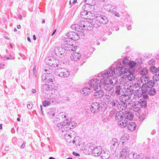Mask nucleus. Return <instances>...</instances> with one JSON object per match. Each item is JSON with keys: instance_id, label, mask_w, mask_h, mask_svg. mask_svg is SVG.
<instances>
[{"instance_id": "5fc2aeb1", "label": "nucleus", "mask_w": 159, "mask_h": 159, "mask_svg": "<svg viewBox=\"0 0 159 159\" xmlns=\"http://www.w3.org/2000/svg\"><path fill=\"white\" fill-rule=\"evenodd\" d=\"M111 93H106L105 95V98L107 99H110L111 98Z\"/></svg>"}, {"instance_id": "6e6d98bb", "label": "nucleus", "mask_w": 159, "mask_h": 159, "mask_svg": "<svg viewBox=\"0 0 159 159\" xmlns=\"http://www.w3.org/2000/svg\"><path fill=\"white\" fill-rule=\"evenodd\" d=\"M73 31L69 32H68L67 34V37L70 39L71 40H72L73 37L72 34H73Z\"/></svg>"}, {"instance_id": "e433bc0d", "label": "nucleus", "mask_w": 159, "mask_h": 159, "mask_svg": "<svg viewBox=\"0 0 159 159\" xmlns=\"http://www.w3.org/2000/svg\"><path fill=\"white\" fill-rule=\"evenodd\" d=\"M149 88L145 84H143L141 87L142 93H144L148 92Z\"/></svg>"}, {"instance_id": "3c124183", "label": "nucleus", "mask_w": 159, "mask_h": 159, "mask_svg": "<svg viewBox=\"0 0 159 159\" xmlns=\"http://www.w3.org/2000/svg\"><path fill=\"white\" fill-rule=\"evenodd\" d=\"M116 111L114 110H113L111 111L110 112V115H109V116L111 117H112L114 116H116Z\"/></svg>"}, {"instance_id": "f8f14e48", "label": "nucleus", "mask_w": 159, "mask_h": 159, "mask_svg": "<svg viewBox=\"0 0 159 159\" xmlns=\"http://www.w3.org/2000/svg\"><path fill=\"white\" fill-rule=\"evenodd\" d=\"M80 24L81 25H82L83 29H84V31L85 30H91L93 28L92 25L85 20H81L80 21Z\"/></svg>"}, {"instance_id": "393cba45", "label": "nucleus", "mask_w": 159, "mask_h": 159, "mask_svg": "<svg viewBox=\"0 0 159 159\" xmlns=\"http://www.w3.org/2000/svg\"><path fill=\"white\" fill-rule=\"evenodd\" d=\"M77 48V46H74L72 44H70V43H67L65 46V49L69 51H75Z\"/></svg>"}, {"instance_id": "cd10ccee", "label": "nucleus", "mask_w": 159, "mask_h": 159, "mask_svg": "<svg viewBox=\"0 0 159 159\" xmlns=\"http://www.w3.org/2000/svg\"><path fill=\"white\" fill-rule=\"evenodd\" d=\"M51 86H49L48 85L45 84L43 85L41 87V91L43 94L47 93L46 92L48 90L50 89Z\"/></svg>"}, {"instance_id": "72a5a7b5", "label": "nucleus", "mask_w": 159, "mask_h": 159, "mask_svg": "<svg viewBox=\"0 0 159 159\" xmlns=\"http://www.w3.org/2000/svg\"><path fill=\"white\" fill-rule=\"evenodd\" d=\"M129 81L127 80V79L126 78H125V77L124 76V75H123V78L121 79L120 81V84L121 85H127L129 84Z\"/></svg>"}, {"instance_id": "79ce46f5", "label": "nucleus", "mask_w": 159, "mask_h": 159, "mask_svg": "<svg viewBox=\"0 0 159 159\" xmlns=\"http://www.w3.org/2000/svg\"><path fill=\"white\" fill-rule=\"evenodd\" d=\"M150 71L155 73H157L158 72V67L157 68L155 66H152L150 67Z\"/></svg>"}, {"instance_id": "f704fd0d", "label": "nucleus", "mask_w": 159, "mask_h": 159, "mask_svg": "<svg viewBox=\"0 0 159 159\" xmlns=\"http://www.w3.org/2000/svg\"><path fill=\"white\" fill-rule=\"evenodd\" d=\"M94 22L93 23V26L94 27L96 28H98L101 25L102 23H101L100 20H99L98 18L96 17L94 20Z\"/></svg>"}, {"instance_id": "052dcab7", "label": "nucleus", "mask_w": 159, "mask_h": 159, "mask_svg": "<svg viewBox=\"0 0 159 159\" xmlns=\"http://www.w3.org/2000/svg\"><path fill=\"white\" fill-rule=\"evenodd\" d=\"M116 11V9L115 8V6H112L111 8L110 11V12L113 14L114 12Z\"/></svg>"}, {"instance_id": "bb28decb", "label": "nucleus", "mask_w": 159, "mask_h": 159, "mask_svg": "<svg viewBox=\"0 0 159 159\" xmlns=\"http://www.w3.org/2000/svg\"><path fill=\"white\" fill-rule=\"evenodd\" d=\"M76 123L74 121H72L70 122V121L69 122L68 124V127L67 128V127H64V129H66V131H67L70 129H73L76 126Z\"/></svg>"}, {"instance_id": "864d4df0", "label": "nucleus", "mask_w": 159, "mask_h": 159, "mask_svg": "<svg viewBox=\"0 0 159 159\" xmlns=\"http://www.w3.org/2000/svg\"><path fill=\"white\" fill-rule=\"evenodd\" d=\"M57 116H58L59 118L61 117L62 118H66V116L65 113L62 112L59 113Z\"/></svg>"}, {"instance_id": "f03ea898", "label": "nucleus", "mask_w": 159, "mask_h": 159, "mask_svg": "<svg viewBox=\"0 0 159 159\" xmlns=\"http://www.w3.org/2000/svg\"><path fill=\"white\" fill-rule=\"evenodd\" d=\"M114 68L116 74L121 75H124L129 81H132L134 80L135 76L134 73V71L128 70L127 68H120V66L118 65H116V67Z\"/></svg>"}, {"instance_id": "4d7b16f0", "label": "nucleus", "mask_w": 159, "mask_h": 159, "mask_svg": "<svg viewBox=\"0 0 159 159\" xmlns=\"http://www.w3.org/2000/svg\"><path fill=\"white\" fill-rule=\"evenodd\" d=\"M117 101L116 100H113L110 103V105L112 107L117 106Z\"/></svg>"}, {"instance_id": "a19ab883", "label": "nucleus", "mask_w": 159, "mask_h": 159, "mask_svg": "<svg viewBox=\"0 0 159 159\" xmlns=\"http://www.w3.org/2000/svg\"><path fill=\"white\" fill-rule=\"evenodd\" d=\"M129 159H143V157L141 155H137L136 153H133V157L129 158Z\"/></svg>"}, {"instance_id": "dca6fc26", "label": "nucleus", "mask_w": 159, "mask_h": 159, "mask_svg": "<svg viewBox=\"0 0 159 159\" xmlns=\"http://www.w3.org/2000/svg\"><path fill=\"white\" fill-rule=\"evenodd\" d=\"M80 22L79 24H74L71 25V27L73 30H75L79 32H84V29H83L82 25H81Z\"/></svg>"}, {"instance_id": "0e129e2a", "label": "nucleus", "mask_w": 159, "mask_h": 159, "mask_svg": "<svg viewBox=\"0 0 159 159\" xmlns=\"http://www.w3.org/2000/svg\"><path fill=\"white\" fill-rule=\"evenodd\" d=\"M91 5L89 6V8L90 10H89V12L93 11L94 9V5Z\"/></svg>"}, {"instance_id": "1a4fd4ad", "label": "nucleus", "mask_w": 159, "mask_h": 159, "mask_svg": "<svg viewBox=\"0 0 159 159\" xmlns=\"http://www.w3.org/2000/svg\"><path fill=\"white\" fill-rule=\"evenodd\" d=\"M88 151L90 152H92L93 156L97 157L100 156L101 154V152L102 149L100 146H98L94 148L93 146H90L89 148Z\"/></svg>"}, {"instance_id": "6e6552de", "label": "nucleus", "mask_w": 159, "mask_h": 159, "mask_svg": "<svg viewBox=\"0 0 159 159\" xmlns=\"http://www.w3.org/2000/svg\"><path fill=\"white\" fill-rule=\"evenodd\" d=\"M119 143L118 139L116 138H113L111 142L110 149L113 153L115 152L117 150H119L120 149L118 147Z\"/></svg>"}, {"instance_id": "f257e3e1", "label": "nucleus", "mask_w": 159, "mask_h": 159, "mask_svg": "<svg viewBox=\"0 0 159 159\" xmlns=\"http://www.w3.org/2000/svg\"><path fill=\"white\" fill-rule=\"evenodd\" d=\"M116 74L115 68L111 67L99 74L97 78L93 79L97 81V83H98V89L103 87L105 90L109 91L112 89L113 87L111 86L116 84L117 81L116 77L110 78V77Z\"/></svg>"}, {"instance_id": "58836bf2", "label": "nucleus", "mask_w": 159, "mask_h": 159, "mask_svg": "<svg viewBox=\"0 0 159 159\" xmlns=\"http://www.w3.org/2000/svg\"><path fill=\"white\" fill-rule=\"evenodd\" d=\"M87 1H84V3H85V4L83 5L82 8L84 10L86 11H87L89 12V10H90L89 8L90 5L87 4Z\"/></svg>"}, {"instance_id": "aec40b11", "label": "nucleus", "mask_w": 159, "mask_h": 159, "mask_svg": "<svg viewBox=\"0 0 159 159\" xmlns=\"http://www.w3.org/2000/svg\"><path fill=\"white\" fill-rule=\"evenodd\" d=\"M80 53L75 52L72 54L70 57V59L72 61H76L80 59Z\"/></svg>"}, {"instance_id": "de8ad7c7", "label": "nucleus", "mask_w": 159, "mask_h": 159, "mask_svg": "<svg viewBox=\"0 0 159 159\" xmlns=\"http://www.w3.org/2000/svg\"><path fill=\"white\" fill-rule=\"evenodd\" d=\"M134 97L135 96L137 98H139L141 97L142 95V93L140 91H137L134 94Z\"/></svg>"}, {"instance_id": "774afa93", "label": "nucleus", "mask_w": 159, "mask_h": 159, "mask_svg": "<svg viewBox=\"0 0 159 159\" xmlns=\"http://www.w3.org/2000/svg\"><path fill=\"white\" fill-rule=\"evenodd\" d=\"M36 66H34L33 67V75L35 76V77H36Z\"/></svg>"}, {"instance_id": "39448f33", "label": "nucleus", "mask_w": 159, "mask_h": 159, "mask_svg": "<svg viewBox=\"0 0 159 159\" xmlns=\"http://www.w3.org/2000/svg\"><path fill=\"white\" fill-rule=\"evenodd\" d=\"M70 71L67 69L60 68L56 69L54 74L57 75L61 77H68L70 75Z\"/></svg>"}, {"instance_id": "c85d7f7f", "label": "nucleus", "mask_w": 159, "mask_h": 159, "mask_svg": "<svg viewBox=\"0 0 159 159\" xmlns=\"http://www.w3.org/2000/svg\"><path fill=\"white\" fill-rule=\"evenodd\" d=\"M131 107L132 109L135 111L138 112L140 110V106L138 102L137 103H132Z\"/></svg>"}, {"instance_id": "ea45409f", "label": "nucleus", "mask_w": 159, "mask_h": 159, "mask_svg": "<svg viewBox=\"0 0 159 159\" xmlns=\"http://www.w3.org/2000/svg\"><path fill=\"white\" fill-rule=\"evenodd\" d=\"M121 89V88L120 87V86H116V88L115 89V93L116 94H117V95L119 96H120V95H122V93H121V92H122V91H120Z\"/></svg>"}, {"instance_id": "37998d69", "label": "nucleus", "mask_w": 159, "mask_h": 159, "mask_svg": "<svg viewBox=\"0 0 159 159\" xmlns=\"http://www.w3.org/2000/svg\"><path fill=\"white\" fill-rule=\"evenodd\" d=\"M71 120L70 119H66V120H64V121L61 122L62 124H63V127H67V128L68 127L69 123L70 121Z\"/></svg>"}, {"instance_id": "4468645a", "label": "nucleus", "mask_w": 159, "mask_h": 159, "mask_svg": "<svg viewBox=\"0 0 159 159\" xmlns=\"http://www.w3.org/2000/svg\"><path fill=\"white\" fill-rule=\"evenodd\" d=\"M48 60L49 61L48 64L50 66L55 67L59 65V61L57 59H56L53 57H50L46 59L47 61Z\"/></svg>"}, {"instance_id": "473e14b6", "label": "nucleus", "mask_w": 159, "mask_h": 159, "mask_svg": "<svg viewBox=\"0 0 159 159\" xmlns=\"http://www.w3.org/2000/svg\"><path fill=\"white\" fill-rule=\"evenodd\" d=\"M127 104L125 102H120V103H118L117 104V106L118 108L121 109L122 110L125 109L127 107Z\"/></svg>"}, {"instance_id": "423d86ee", "label": "nucleus", "mask_w": 159, "mask_h": 159, "mask_svg": "<svg viewBox=\"0 0 159 159\" xmlns=\"http://www.w3.org/2000/svg\"><path fill=\"white\" fill-rule=\"evenodd\" d=\"M124 61H123V62L124 63V65L123 66L121 64H117V65L120 66V68H123V69L127 68V69H128V70L134 71L135 66L136 65V62L133 61H129L127 64H124Z\"/></svg>"}, {"instance_id": "49530a36", "label": "nucleus", "mask_w": 159, "mask_h": 159, "mask_svg": "<svg viewBox=\"0 0 159 159\" xmlns=\"http://www.w3.org/2000/svg\"><path fill=\"white\" fill-rule=\"evenodd\" d=\"M104 8L107 11H110L112 6L109 4H104L103 6Z\"/></svg>"}, {"instance_id": "338daca9", "label": "nucleus", "mask_w": 159, "mask_h": 159, "mask_svg": "<svg viewBox=\"0 0 159 159\" xmlns=\"http://www.w3.org/2000/svg\"><path fill=\"white\" fill-rule=\"evenodd\" d=\"M102 120L104 122H106L108 120V116L106 115H104L102 117Z\"/></svg>"}, {"instance_id": "412c9836", "label": "nucleus", "mask_w": 159, "mask_h": 159, "mask_svg": "<svg viewBox=\"0 0 159 159\" xmlns=\"http://www.w3.org/2000/svg\"><path fill=\"white\" fill-rule=\"evenodd\" d=\"M124 119L125 120H131L134 117V115L130 112H127L124 114Z\"/></svg>"}, {"instance_id": "a878e982", "label": "nucleus", "mask_w": 159, "mask_h": 159, "mask_svg": "<svg viewBox=\"0 0 159 159\" xmlns=\"http://www.w3.org/2000/svg\"><path fill=\"white\" fill-rule=\"evenodd\" d=\"M128 129L131 131H134L135 129L136 125L134 122H129L128 125H127Z\"/></svg>"}, {"instance_id": "c756f323", "label": "nucleus", "mask_w": 159, "mask_h": 159, "mask_svg": "<svg viewBox=\"0 0 159 159\" xmlns=\"http://www.w3.org/2000/svg\"><path fill=\"white\" fill-rule=\"evenodd\" d=\"M141 82L144 84H146L150 79L149 77L147 75L142 76L140 78Z\"/></svg>"}, {"instance_id": "c03bdc74", "label": "nucleus", "mask_w": 159, "mask_h": 159, "mask_svg": "<svg viewBox=\"0 0 159 159\" xmlns=\"http://www.w3.org/2000/svg\"><path fill=\"white\" fill-rule=\"evenodd\" d=\"M72 36L73 37L72 40H76L78 39L79 38V36L78 34L75 32H73Z\"/></svg>"}, {"instance_id": "09e8293b", "label": "nucleus", "mask_w": 159, "mask_h": 159, "mask_svg": "<svg viewBox=\"0 0 159 159\" xmlns=\"http://www.w3.org/2000/svg\"><path fill=\"white\" fill-rule=\"evenodd\" d=\"M48 116L50 119H52L55 116V114L54 111L52 112L51 110H50L48 112Z\"/></svg>"}, {"instance_id": "20e7f679", "label": "nucleus", "mask_w": 159, "mask_h": 159, "mask_svg": "<svg viewBox=\"0 0 159 159\" xmlns=\"http://www.w3.org/2000/svg\"><path fill=\"white\" fill-rule=\"evenodd\" d=\"M44 70L47 73L43 74L42 76V80L45 81V82H47V83L52 82L55 79L54 75L50 73H48V72H50L51 70H49L48 69V70L45 69Z\"/></svg>"}, {"instance_id": "13d9d810", "label": "nucleus", "mask_w": 159, "mask_h": 159, "mask_svg": "<svg viewBox=\"0 0 159 159\" xmlns=\"http://www.w3.org/2000/svg\"><path fill=\"white\" fill-rule=\"evenodd\" d=\"M43 105L44 107H46L50 105V103L48 101H44L43 102Z\"/></svg>"}, {"instance_id": "b1692460", "label": "nucleus", "mask_w": 159, "mask_h": 159, "mask_svg": "<svg viewBox=\"0 0 159 159\" xmlns=\"http://www.w3.org/2000/svg\"><path fill=\"white\" fill-rule=\"evenodd\" d=\"M124 114L121 111H119L116 112L115 118L116 120H121L124 119Z\"/></svg>"}, {"instance_id": "2f4dec72", "label": "nucleus", "mask_w": 159, "mask_h": 159, "mask_svg": "<svg viewBox=\"0 0 159 159\" xmlns=\"http://www.w3.org/2000/svg\"><path fill=\"white\" fill-rule=\"evenodd\" d=\"M148 93L151 96H154L156 94V91L155 88H149Z\"/></svg>"}, {"instance_id": "603ef678", "label": "nucleus", "mask_w": 159, "mask_h": 159, "mask_svg": "<svg viewBox=\"0 0 159 159\" xmlns=\"http://www.w3.org/2000/svg\"><path fill=\"white\" fill-rule=\"evenodd\" d=\"M88 1L87 4L89 5H95V2L94 0H85V1Z\"/></svg>"}, {"instance_id": "9d476101", "label": "nucleus", "mask_w": 159, "mask_h": 159, "mask_svg": "<svg viewBox=\"0 0 159 159\" xmlns=\"http://www.w3.org/2000/svg\"><path fill=\"white\" fill-rule=\"evenodd\" d=\"M96 17L100 20L102 24H106L108 22L107 17L104 15V14L102 12H98L96 14Z\"/></svg>"}, {"instance_id": "bf43d9fd", "label": "nucleus", "mask_w": 159, "mask_h": 159, "mask_svg": "<svg viewBox=\"0 0 159 159\" xmlns=\"http://www.w3.org/2000/svg\"><path fill=\"white\" fill-rule=\"evenodd\" d=\"M56 128H57V127L60 128L61 127H62V128L63 127V124H62V122H60V123H57V124L56 125L55 127Z\"/></svg>"}, {"instance_id": "c9c22d12", "label": "nucleus", "mask_w": 159, "mask_h": 159, "mask_svg": "<svg viewBox=\"0 0 159 159\" xmlns=\"http://www.w3.org/2000/svg\"><path fill=\"white\" fill-rule=\"evenodd\" d=\"M64 138L65 140L68 143H70L72 140V137L69 133H67L65 135Z\"/></svg>"}, {"instance_id": "2eb2a0df", "label": "nucleus", "mask_w": 159, "mask_h": 159, "mask_svg": "<svg viewBox=\"0 0 159 159\" xmlns=\"http://www.w3.org/2000/svg\"><path fill=\"white\" fill-rule=\"evenodd\" d=\"M123 148L122 150L120 152V159H126L127 157L128 156L129 150L126 147H123Z\"/></svg>"}, {"instance_id": "680f3d73", "label": "nucleus", "mask_w": 159, "mask_h": 159, "mask_svg": "<svg viewBox=\"0 0 159 159\" xmlns=\"http://www.w3.org/2000/svg\"><path fill=\"white\" fill-rule=\"evenodd\" d=\"M155 63V61L153 59H152L148 61V64L149 65H154Z\"/></svg>"}, {"instance_id": "a18cd8bd", "label": "nucleus", "mask_w": 159, "mask_h": 159, "mask_svg": "<svg viewBox=\"0 0 159 159\" xmlns=\"http://www.w3.org/2000/svg\"><path fill=\"white\" fill-rule=\"evenodd\" d=\"M152 79L155 83L159 80V74L157 73L154 74L152 76Z\"/></svg>"}, {"instance_id": "8fccbe9b", "label": "nucleus", "mask_w": 159, "mask_h": 159, "mask_svg": "<svg viewBox=\"0 0 159 159\" xmlns=\"http://www.w3.org/2000/svg\"><path fill=\"white\" fill-rule=\"evenodd\" d=\"M60 120V118H59L57 115L53 119V122L55 124H57L59 122Z\"/></svg>"}, {"instance_id": "9b49d317", "label": "nucleus", "mask_w": 159, "mask_h": 159, "mask_svg": "<svg viewBox=\"0 0 159 159\" xmlns=\"http://www.w3.org/2000/svg\"><path fill=\"white\" fill-rule=\"evenodd\" d=\"M102 108V104H100L97 102H94L92 104L90 110L93 113H95L101 110Z\"/></svg>"}, {"instance_id": "ddd939ff", "label": "nucleus", "mask_w": 159, "mask_h": 159, "mask_svg": "<svg viewBox=\"0 0 159 159\" xmlns=\"http://www.w3.org/2000/svg\"><path fill=\"white\" fill-rule=\"evenodd\" d=\"M81 18H83L85 20L86 19L89 20H93V14L91 12L84 10L82 11L80 13Z\"/></svg>"}, {"instance_id": "f3484780", "label": "nucleus", "mask_w": 159, "mask_h": 159, "mask_svg": "<svg viewBox=\"0 0 159 159\" xmlns=\"http://www.w3.org/2000/svg\"><path fill=\"white\" fill-rule=\"evenodd\" d=\"M100 156L102 159H108L110 157V153L107 150H102Z\"/></svg>"}, {"instance_id": "7ed1b4c3", "label": "nucleus", "mask_w": 159, "mask_h": 159, "mask_svg": "<svg viewBox=\"0 0 159 159\" xmlns=\"http://www.w3.org/2000/svg\"><path fill=\"white\" fill-rule=\"evenodd\" d=\"M97 81H95L94 79H92L89 81L88 84L89 85L96 91L93 95V98H101L103 95L104 92L101 90V88L99 89H98V83H97Z\"/></svg>"}, {"instance_id": "6ab92c4d", "label": "nucleus", "mask_w": 159, "mask_h": 159, "mask_svg": "<svg viewBox=\"0 0 159 159\" xmlns=\"http://www.w3.org/2000/svg\"><path fill=\"white\" fill-rule=\"evenodd\" d=\"M128 123H129L128 121L124 119L118 121V125L120 127L123 128L126 126Z\"/></svg>"}, {"instance_id": "5701e85b", "label": "nucleus", "mask_w": 159, "mask_h": 159, "mask_svg": "<svg viewBox=\"0 0 159 159\" xmlns=\"http://www.w3.org/2000/svg\"><path fill=\"white\" fill-rule=\"evenodd\" d=\"M134 90L131 89H127L126 90V93L128 94L127 95H130V97H129V99L132 101H134Z\"/></svg>"}, {"instance_id": "a211bd4d", "label": "nucleus", "mask_w": 159, "mask_h": 159, "mask_svg": "<svg viewBox=\"0 0 159 159\" xmlns=\"http://www.w3.org/2000/svg\"><path fill=\"white\" fill-rule=\"evenodd\" d=\"M90 88L86 87L82 88L80 91L81 94L84 96L87 95L92 91V88L90 86Z\"/></svg>"}, {"instance_id": "0eeeda50", "label": "nucleus", "mask_w": 159, "mask_h": 159, "mask_svg": "<svg viewBox=\"0 0 159 159\" xmlns=\"http://www.w3.org/2000/svg\"><path fill=\"white\" fill-rule=\"evenodd\" d=\"M62 44L61 45L62 47H57L55 48L54 51V53L55 55L61 58L66 55L65 47L62 46Z\"/></svg>"}, {"instance_id": "7c9ffc66", "label": "nucleus", "mask_w": 159, "mask_h": 159, "mask_svg": "<svg viewBox=\"0 0 159 159\" xmlns=\"http://www.w3.org/2000/svg\"><path fill=\"white\" fill-rule=\"evenodd\" d=\"M140 106L141 107L145 108L147 106V101L144 99H141L138 102Z\"/></svg>"}, {"instance_id": "69168bd1", "label": "nucleus", "mask_w": 159, "mask_h": 159, "mask_svg": "<svg viewBox=\"0 0 159 159\" xmlns=\"http://www.w3.org/2000/svg\"><path fill=\"white\" fill-rule=\"evenodd\" d=\"M127 136H126V137H125V136H123L121 138L120 140L121 141H122V140H124V141H123L122 142V143L123 144L124 143V142H125L126 140H128V139L127 138Z\"/></svg>"}, {"instance_id": "4c0bfd02", "label": "nucleus", "mask_w": 159, "mask_h": 159, "mask_svg": "<svg viewBox=\"0 0 159 159\" xmlns=\"http://www.w3.org/2000/svg\"><path fill=\"white\" fill-rule=\"evenodd\" d=\"M154 84H155V82L154 80H150L149 79L148 82L145 84L149 88H150L153 87Z\"/></svg>"}, {"instance_id": "4be33fe9", "label": "nucleus", "mask_w": 159, "mask_h": 159, "mask_svg": "<svg viewBox=\"0 0 159 159\" xmlns=\"http://www.w3.org/2000/svg\"><path fill=\"white\" fill-rule=\"evenodd\" d=\"M137 71L142 76H145L148 73V70L146 68H139Z\"/></svg>"}, {"instance_id": "e2e57ef3", "label": "nucleus", "mask_w": 159, "mask_h": 159, "mask_svg": "<svg viewBox=\"0 0 159 159\" xmlns=\"http://www.w3.org/2000/svg\"><path fill=\"white\" fill-rule=\"evenodd\" d=\"M70 39L69 38L68 39H66L64 40V42L65 43H64V44H63V45H65L67 43L69 44L70 43H69L70 42Z\"/></svg>"}]
</instances>
